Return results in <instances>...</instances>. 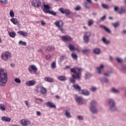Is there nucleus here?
Wrapping results in <instances>:
<instances>
[{
	"mask_svg": "<svg viewBox=\"0 0 126 126\" xmlns=\"http://www.w3.org/2000/svg\"><path fill=\"white\" fill-rule=\"evenodd\" d=\"M94 23V21L92 19H90L88 21V26H92L93 25V24Z\"/></svg>",
	"mask_w": 126,
	"mask_h": 126,
	"instance_id": "30",
	"label": "nucleus"
},
{
	"mask_svg": "<svg viewBox=\"0 0 126 126\" xmlns=\"http://www.w3.org/2000/svg\"><path fill=\"white\" fill-rule=\"evenodd\" d=\"M0 79H7V72L1 68H0Z\"/></svg>",
	"mask_w": 126,
	"mask_h": 126,
	"instance_id": "4",
	"label": "nucleus"
},
{
	"mask_svg": "<svg viewBox=\"0 0 126 126\" xmlns=\"http://www.w3.org/2000/svg\"><path fill=\"white\" fill-rule=\"evenodd\" d=\"M108 104L109 107L110 112H116L117 111V106H116V101L112 98H109L108 100Z\"/></svg>",
	"mask_w": 126,
	"mask_h": 126,
	"instance_id": "1",
	"label": "nucleus"
},
{
	"mask_svg": "<svg viewBox=\"0 0 126 126\" xmlns=\"http://www.w3.org/2000/svg\"><path fill=\"white\" fill-rule=\"evenodd\" d=\"M101 52V50L99 48H95L94 50V54H96V55H99Z\"/></svg>",
	"mask_w": 126,
	"mask_h": 126,
	"instance_id": "29",
	"label": "nucleus"
},
{
	"mask_svg": "<svg viewBox=\"0 0 126 126\" xmlns=\"http://www.w3.org/2000/svg\"><path fill=\"white\" fill-rule=\"evenodd\" d=\"M103 67H104V65H101L100 67L97 68V72H98V73H102L101 70L102 69V68H103Z\"/></svg>",
	"mask_w": 126,
	"mask_h": 126,
	"instance_id": "31",
	"label": "nucleus"
},
{
	"mask_svg": "<svg viewBox=\"0 0 126 126\" xmlns=\"http://www.w3.org/2000/svg\"><path fill=\"white\" fill-rule=\"evenodd\" d=\"M60 60L61 62H63V56H61L60 57Z\"/></svg>",
	"mask_w": 126,
	"mask_h": 126,
	"instance_id": "63",
	"label": "nucleus"
},
{
	"mask_svg": "<svg viewBox=\"0 0 126 126\" xmlns=\"http://www.w3.org/2000/svg\"><path fill=\"white\" fill-rule=\"evenodd\" d=\"M71 72L74 73L75 75H72V77L73 78H80V76H81V73L79 72H76V69L75 68H71Z\"/></svg>",
	"mask_w": 126,
	"mask_h": 126,
	"instance_id": "5",
	"label": "nucleus"
},
{
	"mask_svg": "<svg viewBox=\"0 0 126 126\" xmlns=\"http://www.w3.org/2000/svg\"><path fill=\"white\" fill-rule=\"evenodd\" d=\"M68 48L70 51H75V47L72 44H69Z\"/></svg>",
	"mask_w": 126,
	"mask_h": 126,
	"instance_id": "32",
	"label": "nucleus"
},
{
	"mask_svg": "<svg viewBox=\"0 0 126 126\" xmlns=\"http://www.w3.org/2000/svg\"><path fill=\"white\" fill-rule=\"evenodd\" d=\"M45 58L46 60H50L51 57L50 56V55H46Z\"/></svg>",
	"mask_w": 126,
	"mask_h": 126,
	"instance_id": "59",
	"label": "nucleus"
},
{
	"mask_svg": "<svg viewBox=\"0 0 126 126\" xmlns=\"http://www.w3.org/2000/svg\"><path fill=\"white\" fill-rule=\"evenodd\" d=\"M76 101L78 103V104L82 105L84 102V100H83V98H82V97L77 96L76 97Z\"/></svg>",
	"mask_w": 126,
	"mask_h": 126,
	"instance_id": "16",
	"label": "nucleus"
},
{
	"mask_svg": "<svg viewBox=\"0 0 126 126\" xmlns=\"http://www.w3.org/2000/svg\"><path fill=\"white\" fill-rule=\"evenodd\" d=\"M8 35L11 38H15V36L16 35V33L15 32H10L8 33Z\"/></svg>",
	"mask_w": 126,
	"mask_h": 126,
	"instance_id": "26",
	"label": "nucleus"
},
{
	"mask_svg": "<svg viewBox=\"0 0 126 126\" xmlns=\"http://www.w3.org/2000/svg\"><path fill=\"white\" fill-rule=\"evenodd\" d=\"M36 115H37V116H40L41 115V112H40V111H37L36 112Z\"/></svg>",
	"mask_w": 126,
	"mask_h": 126,
	"instance_id": "64",
	"label": "nucleus"
},
{
	"mask_svg": "<svg viewBox=\"0 0 126 126\" xmlns=\"http://www.w3.org/2000/svg\"><path fill=\"white\" fill-rule=\"evenodd\" d=\"M106 19V15L103 16L100 19V21H104Z\"/></svg>",
	"mask_w": 126,
	"mask_h": 126,
	"instance_id": "52",
	"label": "nucleus"
},
{
	"mask_svg": "<svg viewBox=\"0 0 126 126\" xmlns=\"http://www.w3.org/2000/svg\"><path fill=\"white\" fill-rule=\"evenodd\" d=\"M21 123L22 126H30L31 125V121L27 119L22 120Z\"/></svg>",
	"mask_w": 126,
	"mask_h": 126,
	"instance_id": "9",
	"label": "nucleus"
},
{
	"mask_svg": "<svg viewBox=\"0 0 126 126\" xmlns=\"http://www.w3.org/2000/svg\"><path fill=\"white\" fill-rule=\"evenodd\" d=\"M70 82H71L72 83L74 84L75 83V79H71L70 80Z\"/></svg>",
	"mask_w": 126,
	"mask_h": 126,
	"instance_id": "62",
	"label": "nucleus"
},
{
	"mask_svg": "<svg viewBox=\"0 0 126 126\" xmlns=\"http://www.w3.org/2000/svg\"><path fill=\"white\" fill-rule=\"evenodd\" d=\"M0 110H1V111H5V107H4V104H0Z\"/></svg>",
	"mask_w": 126,
	"mask_h": 126,
	"instance_id": "39",
	"label": "nucleus"
},
{
	"mask_svg": "<svg viewBox=\"0 0 126 126\" xmlns=\"http://www.w3.org/2000/svg\"><path fill=\"white\" fill-rule=\"evenodd\" d=\"M113 26H114V28H117V27H118V26H120V23L117 22V23L113 24Z\"/></svg>",
	"mask_w": 126,
	"mask_h": 126,
	"instance_id": "42",
	"label": "nucleus"
},
{
	"mask_svg": "<svg viewBox=\"0 0 126 126\" xmlns=\"http://www.w3.org/2000/svg\"><path fill=\"white\" fill-rule=\"evenodd\" d=\"M81 94H82L85 96H89V95H90V92L86 89L81 90Z\"/></svg>",
	"mask_w": 126,
	"mask_h": 126,
	"instance_id": "17",
	"label": "nucleus"
},
{
	"mask_svg": "<svg viewBox=\"0 0 126 126\" xmlns=\"http://www.w3.org/2000/svg\"><path fill=\"white\" fill-rule=\"evenodd\" d=\"M91 107H97V102L95 100H92L91 102Z\"/></svg>",
	"mask_w": 126,
	"mask_h": 126,
	"instance_id": "28",
	"label": "nucleus"
},
{
	"mask_svg": "<svg viewBox=\"0 0 126 126\" xmlns=\"http://www.w3.org/2000/svg\"><path fill=\"white\" fill-rule=\"evenodd\" d=\"M125 11H126L125 10V9H124L123 8H121L120 10L119 11V13L120 14H122V13H125Z\"/></svg>",
	"mask_w": 126,
	"mask_h": 126,
	"instance_id": "45",
	"label": "nucleus"
},
{
	"mask_svg": "<svg viewBox=\"0 0 126 126\" xmlns=\"http://www.w3.org/2000/svg\"><path fill=\"white\" fill-rule=\"evenodd\" d=\"M41 4H42L41 1L38 0H33L32 2V5L35 6V7H40Z\"/></svg>",
	"mask_w": 126,
	"mask_h": 126,
	"instance_id": "10",
	"label": "nucleus"
},
{
	"mask_svg": "<svg viewBox=\"0 0 126 126\" xmlns=\"http://www.w3.org/2000/svg\"><path fill=\"white\" fill-rule=\"evenodd\" d=\"M90 109L93 114H97L98 113V110L96 107H90Z\"/></svg>",
	"mask_w": 126,
	"mask_h": 126,
	"instance_id": "19",
	"label": "nucleus"
},
{
	"mask_svg": "<svg viewBox=\"0 0 126 126\" xmlns=\"http://www.w3.org/2000/svg\"><path fill=\"white\" fill-rule=\"evenodd\" d=\"M48 13H49L50 14H52V15H57V13L53 11H48Z\"/></svg>",
	"mask_w": 126,
	"mask_h": 126,
	"instance_id": "43",
	"label": "nucleus"
},
{
	"mask_svg": "<svg viewBox=\"0 0 126 126\" xmlns=\"http://www.w3.org/2000/svg\"><path fill=\"white\" fill-rule=\"evenodd\" d=\"M80 9H81V7L79 6H77L75 8V10H80Z\"/></svg>",
	"mask_w": 126,
	"mask_h": 126,
	"instance_id": "58",
	"label": "nucleus"
},
{
	"mask_svg": "<svg viewBox=\"0 0 126 126\" xmlns=\"http://www.w3.org/2000/svg\"><path fill=\"white\" fill-rule=\"evenodd\" d=\"M66 78L64 76H60L58 77V79H66Z\"/></svg>",
	"mask_w": 126,
	"mask_h": 126,
	"instance_id": "49",
	"label": "nucleus"
},
{
	"mask_svg": "<svg viewBox=\"0 0 126 126\" xmlns=\"http://www.w3.org/2000/svg\"><path fill=\"white\" fill-rule=\"evenodd\" d=\"M54 24L59 28V30H60L62 33H64V30L62 28L63 26V21H56L54 23Z\"/></svg>",
	"mask_w": 126,
	"mask_h": 126,
	"instance_id": "3",
	"label": "nucleus"
},
{
	"mask_svg": "<svg viewBox=\"0 0 126 126\" xmlns=\"http://www.w3.org/2000/svg\"><path fill=\"white\" fill-rule=\"evenodd\" d=\"M38 68L35 66V65H32L30 66V68H28V71L30 73H32V71L34 72H37Z\"/></svg>",
	"mask_w": 126,
	"mask_h": 126,
	"instance_id": "11",
	"label": "nucleus"
},
{
	"mask_svg": "<svg viewBox=\"0 0 126 126\" xmlns=\"http://www.w3.org/2000/svg\"><path fill=\"white\" fill-rule=\"evenodd\" d=\"M25 103L28 108H30V105H29V103L28 102V101L26 100L25 101Z\"/></svg>",
	"mask_w": 126,
	"mask_h": 126,
	"instance_id": "51",
	"label": "nucleus"
},
{
	"mask_svg": "<svg viewBox=\"0 0 126 126\" xmlns=\"http://www.w3.org/2000/svg\"><path fill=\"white\" fill-rule=\"evenodd\" d=\"M100 82L102 83H108V82H109V80H108V79H100Z\"/></svg>",
	"mask_w": 126,
	"mask_h": 126,
	"instance_id": "41",
	"label": "nucleus"
},
{
	"mask_svg": "<svg viewBox=\"0 0 126 126\" xmlns=\"http://www.w3.org/2000/svg\"><path fill=\"white\" fill-rule=\"evenodd\" d=\"M115 11H118L119 10V7L118 6H115L114 8Z\"/></svg>",
	"mask_w": 126,
	"mask_h": 126,
	"instance_id": "61",
	"label": "nucleus"
},
{
	"mask_svg": "<svg viewBox=\"0 0 126 126\" xmlns=\"http://www.w3.org/2000/svg\"><path fill=\"white\" fill-rule=\"evenodd\" d=\"M1 59L3 61H6L8 60L9 58L11 57V54L9 53V52H6L5 53L2 54L1 55Z\"/></svg>",
	"mask_w": 126,
	"mask_h": 126,
	"instance_id": "6",
	"label": "nucleus"
},
{
	"mask_svg": "<svg viewBox=\"0 0 126 126\" xmlns=\"http://www.w3.org/2000/svg\"><path fill=\"white\" fill-rule=\"evenodd\" d=\"M35 84H36V81L34 80L28 81L26 82V85H27V86H34Z\"/></svg>",
	"mask_w": 126,
	"mask_h": 126,
	"instance_id": "12",
	"label": "nucleus"
},
{
	"mask_svg": "<svg viewBox=\"0 0 126 126\" xmlns=\"http://www.w3.org/2000/svg\"><path fill=\"white\" fill-rule=\"evenodd\" d=\"M77 118L79 121H83V120H84V118L81 115H79Z\"/></svg>",
	"mask_w": 126,
	"mask_h": 126,
	"instance_id": "44",
	"label": "nucleus"
},
{
	"mask_svg": "<svg viewBox=\"0 0 126 126\" xmlns=\"http://www.w3.org/2000/svg\"><path fill=\"white\" fill-rule=\"evenodd\" d=\"M51 67L53 69H55V68H56L57 67V64L55 62H53L51 64Z\"/></svg>",
	"mask_w": 126,
	"mask_h": 126,
	"instance_id": "36",
	"label": "nucleus"
},
{
	"mask_svg": "<svg viewBox=\"0 0 126 126\" xmlns=\"http://www.w3.org/2000/svg\"><path fill=\"white\" fill-rule=\"evenodd\" d=\"M35 92L36 93H40L43 96H47V89L42 85H38L36 86Z\"/></svg>",
	"mask_w": 126,
	"mask_h": 126,
	"instance_id": "2",
	"label": "nucleus"
},
{
	"mask_svg": "<svg viewBox=\"0 0 126 126\" xmlns=\"http://www.w3.org/2000/svg\"><path fill=\"white\" fill-rule=\"evenodd\" d=\"M0 2L3 3V4H7L8 3L7 0H0Z\"/></svg>",
	"mask_w": 126,
	"mask_h": 126,
	"instance_id": "40",
	"label": "nucleus"
},
{
	"mask_svg": "<svg viewBox=\"0 0 126 126\" xmlns=\"http://www.w3.org/2000/svg\"><path fill=\"white\" fill-rule=\"evenodd\" d=\"M91 36V32H86L84 35V41L85 43H88L89 42V38Z\"/></svg>",
	"mask_w": 126,
	"mask_h": 126,
	"instance_id": "8",
	"label": "nucleus"
},
{
	"mask_svg": "<svg viewBox=\"0 0 126 126\" xmlns=\"http://www.w3.org/2000/svg\"><path fill=\"white\" fill-rule=\"evenodd\" d=\"M1 120L3 122H10L11 121V119H10L8 117H6L5 116H3V117H1Z\"/></svg>",
	"mask_w": 126,
	"mask_h": 126,
	"instance_id": "24",
	"label": "nucleus"
},
{
	"mask_svg": "<svg viewBox=\"0 0 126 126\" xmlns=\"http://www.w3.org/2000/svg\"><path fill=\"white\" fill-rule=\"evenodd\" d=\"M36 100H38L39 101H40V102H43V99L42 98L35 97Z\"/></svg>",
	"mask_w": 126,
	"mask_h": 126,
	"instance_id": "60",
	"label": "nucleus"
},
{
	"mask_svg": "<svg viewBox=\"0 0 126 126\" xmlns=\"http://www.w3.org/2000/svg\"><path fill=\"white\" fill-rule=\"evenodd\" d=\"M117 61L118 63H123V60H122L120 58H117Z\"/></svg>",
	"mask_w": 126,
	"mask_h": 126,
	"instance_id": "57",
	"label": "nucleus"
},
{
	"mask_svg": "<svg viewBox=\"0 0 126 126\" xmlns=\"http://www.w3.org/2000/svg\"><path fill=\"white\" fill-rule=\"evenodd\" d=\"M102 41L103 42V43H104L105 44H106V45H108V44H110V41L109 40H107V39H106L105 38V37H103L102 38Z\"/></svg>",
	"mask_w": 126,
	"mask_h": 126,
	"instance_id": "37",
	"label": "nucleus"
},
{
	"mask_svg": "<svg viewBox=\"0 0 126 126\" xmlns=\"http://www.w3.org/2000/svg\"><path fill=\"white\" fill-rule=\"evenodd\" d=\"M102 6L103 8H105V9H108V8H109V6L106 4H102Z\"/></svg>",
	"mask_w": 126,
	"mask_h": 126,
	"instance_id": "46",
	"label": "nucleus"
},
{
	"mask_svg": "<svg viewBox=\"0 0 126 126\" xmlns=\"http://www.w3.org/2000/svg\"><path fill=\"white\" fill-rule=\"evenodd\" d=\"M10 16H11V17H14V12L12 10H11L10 11Z\"/></svg>",
	"mask_w": 126,
	"mask_h": 126,
	"instance_id": "47",
	"label": "nucleus"
},
{
	"mask_svg": "<svg viewBox=\"0 0 126 126\" xmlns=\"http://www.w3.org/2000/svg\"><path fill=\"white\" fill-rule=\"evenodd\" d=\"M59 10L62 14H65L66 16L71 14V11L67 9L64 10L63 8H60Z\"/></svg>",
	"mask_w": 126,
	"mask_h": 126,
	"instance_id": "7",
	"label": "nucleus"
},
{
	"mask_svg": "<svg viewBox=\"0 0 126 126\" xmlns=\"http://www.w3.org/2000/svg\"><path fill=\"white\" fill-rule=\"evenodd\" d=\"M73 88L76 90H77L78 91V92H80V91H81V90H82L81 87L79 86V85H74L73 86Z\"/></svg>",
	"mask_w": 126,
	"mask_h": 126,
	"instance_id": "25",
	"label": "nucleus"
},
{
	"mask_svg": "<svg viewBox=\"0 0 126 126\" xmlns=\"http://www.w3.org/2000/svg\"><path fill=\"white\" fill-rule=\"evenodd\" d=\"M45 80L47 82H50V83H53L54 81V79H45Z\"/></svg>",
	"mask_w": 126,
	"mask_h": 126,
	"instance_id": "48",
	"label": "nucleus"
},
{
	"mask_svg": "<svg viewBox=\"0 0 126 126\" xmlns=\"http://www.w3.org/2000/svg\"><path fill=\"white\" fill-rule=\"evenodd\" d=\"M7 82V80L6 79H0V86H5V84Z\"/></svg>",
	"mask_w": 126,
	"mask_h": 126,
	"instance_id": "21",
	"label": "nucleus"
},
{
	"mask_svg": "<svg viewBox=\"0 0 126 126\" xmlns=\"http://www.w3.org/2000/svg\"><path fill=\"white\" fill-rule=\"evenodd\" d=\"M100 27L101 28H103V29H104L106 32H107L109 34H111V30H110L108 28L104 26H100Z\"/></svg>",
	"mask_w": 126,
	"mask_h": 126,
	"instance_id": "27",
	"label": "nucleus"
},
{
	"mask_svg": "<svg viewBox=\"0 0 126 126\" xmlns=\"http://www.w3.org/2000/svg\"><path fill=\"white\" fill-rule=\"evenodd\" d=\"M62 40L64 42H68L69 41H72V38L69 35H64L62 37Z\"/></svg>",
	"mask_w": 126,
	"mask_h": 126,
	"instance_id": "14",
	"label": "nucleus"
},
{
	"mask_svg": "<svg viewBox=\"0 0 126 126\" xmlns=\"http://www.w3.org/2000/svg\"><path fill=\"white\" fill-rule=\"evenodd\" d=\"M71 57L74 60H77V58H78L77 55L74 53H72Z\"/></svg>",
	"mask_w": 126,
	"mask_h": 126,
	"instance_id": "35",
	"label": "nucleus"
},
{
	"mask_svg": "<svg viewBox=\"0 0 126 126\" xmlns=\"http://www.w3.org/2000/svg\"><path fill=\"white\" fill-rule=\"evenodd\" d=\"M82 52L83 54L87 55V54H89V53H90V49H84L82 50Z\"/></svg>",
	"mask_w": 126,
	"mask_h": 126,
	"instance_id": "33",
	"label": "nucleus"
},
{
	"mask_svg": "<svg viewBox=\"0 0 126 126\" xmlns=\"http://www.w3.org/2000/svg\"><path fill=\"white\" fill-rule=\"evenodd\" d=\"M46 51L49 52H54L55 51V46L53 45H49L46 49Z\"/></svg>",
	"mask_w": 126,
	"mask_h": 126,
	"instance_id": "22",
	"label": "nucleus"
},
{
	"mask_svg": "<svg viewBox=\"0 0 126 126\" xmlns=\"http://www.w3.org/2000/svg\"><path fill=\"white\" fill-rule=\"evenodd\" d=\"M90 76H91V74H90L89 73H87L86 74V78H89V77H90Z\"/></svg>",
	"mask_w": 126,
	"mask_h": 126,
	"instance_id": "53",
	"label": "nucleus"
},
{
	"mask_svg": "<svg viewBox=\"0 0 126 126\" xmlns=\"http://www.w3.org/2000/svg\"><path fill=\"white\" fill-rule=\"evenodd\" d=\"M112 93H119V90L116 89L115 88H112L111 89Z\"/></svg>",
	"mask_w": 126,
	"mask_h": 126,
	"instance_id": "34",
	"label": "nucleus"
},
{
	"mask_svg": "<svg viewBox=\"0 0 126 126\" xmlns=\"http://www.w3.org/2000/svg\"><path fill=\"white\" fill-rule=\"evenodd\" d=\"M10 21L12 23L14 24V25H19V21L17 18H12L10 19Z\"/></svg>",
	"mask_w": 126,
	"mask_h": 126,
	"instance_id": "18",
	"label": "nucleus"
},
{
	"mask_svg": "<svg viewBox=\"0 0 126 126\" xmlns=\"http://www.w3.org/2000/svg\"><path fill=\"white\" fill-rule=\"evenodd\" d=\"M19 44L20 45H22V46H27V43H26V42H24L22 40H20L19 42Z\"/></svg>",
	"mask_w": 126,
	"mask_h": 126,
	"instance_id": "38",
	"label": "nucleus"
},
{
	"mask_svg": "<svg viewBox=\"0 0 126 126\" xmlns=\"http://www.w3.org/2000/svg\"><path fill=\"white\" fill-rule=\"evenodd\" d=\"M17 33L19 34V35H21V36H23V37H27L28 36V33L27 32L22 31L18 32Z\"/></svg>",
	"mask_w": 126,
	"mask_h": 126,
	"instance_id": "20",
	"label": "nucleus"
},
{
	"mask_svg": "<svg viewBox=\"0 0 126 126\" xmlns=\"http://www.w3.org/2000/svg\"><path fill=\"white\" fill-rule=\"evenodd\" d=\"M65 114L64 115L65 116L66 118L69 119L71 118V115H70V112L68 111V110H66L64 111Z\"/></svg>",
	"mask_w": 126,
	"mask_h": 126,
	"instance_id": "23",
	"label": "nucleus"
},
{
	"mask_svg": "<svg viewBox=\"0 0 126 126\" xmlns=\"http://www.w3.org/2000/svg\"><path fill=\"white\" fill-rule=\"evenodd\" d=\"M43 11L45 13H48L49 11H50V8H51V6H50L49 5H46L45 3H43Z\"/></svg>",
	"mask_w": 126,
	"mask_h": 126,
	"instance_id": "13",
	"label": "nucleus"
},
{
	"mask_svg": "<svg viewBox=\"0 0 126 126\" xmlns=\"http://www.w3.org/2000/svg\"><path fill=\"white\" fill-rule=\"evenodd\" d=\"M46 106L51 108L56 109L57 108L56 105L50 101L46 102Z\"/></svg>",
	"mask_w": 126,
	"mask_h": 126,
	"instance_id": "15",
	"label": "nucleus"
},
{
	"mask_svg": "<svg viewBox=\"0 0 126 126\" xmlns=\"http://www.w3.org/2000/svg\"><path fill=\"white\" fill-rule=\"evenodd\" d=\"M77 69L79 73H80V72H81L82 70H83L82 68H77Z\"/></svg>",
	"mask_w": 126,
	"mask_h": 126,
	"instance_id": "55",
	"label": "nucleus"
},
{
	"mask_svg": "<svg viewBox=\"0 0 126 126\" xmlns=\"http://www.w3.org/2000/svg\"><path fill=\"white\" fill-rule=\"evenodd\" d=\"M14 81L15 82H16V83H21V81L20 79H15Z\"/></svg>",
	"mask_w": 126,
	"mask_h": 126,
	"instance_id": "54",
	"label": "nucleus"
},
{
	"mask_svg": "<svg viewBox=\"0 0 126 126\" xmlns=\"http://www.w3.org/2000/svg\"><path fill=\"white\" fill-rule=\"evenodd\" d=\"M85 7H86V8H90V6H89V4H88V3H85Z\"/></svg>",
	"mask_w": 126,
	"mask_h": 126,
	"instance_id": "50",
	"label": "nucleus"
},
{
	"mask_svg": "<svg viewBox=\"0 0 126 126\" xmlns=\"http://www.w3.org/2000/svg\"><path fill=\"white\" fill-rule=\"evenodd\" d=\"M96 87H93L92 88V89H91V90H92V91H93V92H95V91H96Z\"/></svg>",
	"mask_w": 126,
	"mask_h": 126,
	"instance_id": "56",
	"label": "nucleus"
}]
</instances>
